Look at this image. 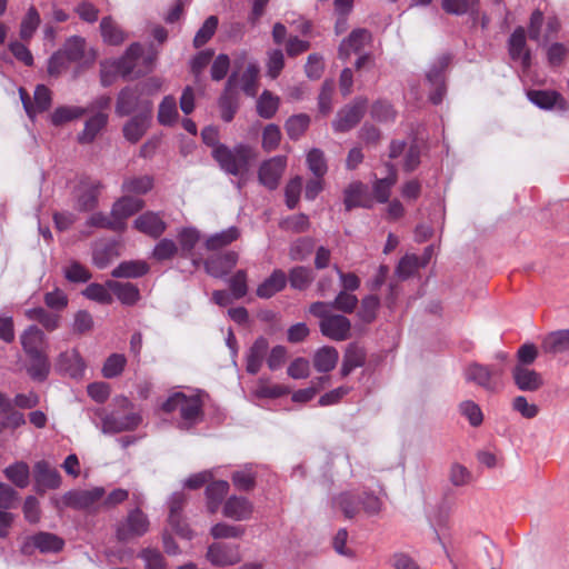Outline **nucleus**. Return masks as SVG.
Listing matches in <instances>:
<instances>
[{"label":"nucleus","mask_w":569,"mask_h":569,"mask_svg":"<svg viewBox=\"0 0 569 569\" xmlns=\"http://www.w3.org/2000/svg\"><path fill=\"white\" fill-rule=\"evenodd\" d=\"M144 207V201L128 193L120 197L112 206L111 216L117 219L122 230L126 228V221Z\"/></svg>","instance_id":"nucleus-18"},{"label":"nucleus","mask_w":569,"mask_h":569,"mask_svg":"<svg viewBox=\"0 0 569 569\" xmlns=\"http://www.w3.org/2000/svg\"><path fill=\"white\" fill-rule=\"evenodd\" d=\"M367 100L356 99L351 104L345 107L338 112L337 119L332 126L337 132H347L356 127L365 114Z\"/></svg>","instance_id":"nucleus-12"},{"label":"nucleus","mask_w":569,"mask_h":569,"mask_svg":"<svg viewBox=\"0 0 569 569\" xmlns=\"http://www.w3.org/2000/svg\"><path fill=\"white\" fill-rule=\"evenodd\" d=\"M370 40V33L366 29L353 30L348 39L343 40L339 47V57L347 59L351 53H358Z\"/></svg>","instance_id":"nucleus-29"},{"label":"nucleus","mask_w":569,"mask_h":569,"mask_svg":"<svg viewBox=\"0 0 569 569\" xmlns=\"http://www.w3.org/2000/svg\"><path fill=\"white\" fill-rule=\"evenodd\" d=\"M102 184L100 181L86 179L80 182L77 206L81 211H91L98 204V197Z\"/></svg>","instance_id":"nucleus-22"},{"label":"nucleus","mask_w":569,"mask_h":569,"mask_svg":"<svg viewBox=\"0 0 569 569\" xmlns=\"http://www.w3.org/2000/svg\"><path fill=\"white\" fill-rule=\"evenodd\" d=\"M134 229L139 232L152 238L159 239L167 230V222L162 213L154 211H146L138 216L133 222Z\"/></svg>","instance_id":"nucleus-17"},{"label":"nucleus","mask_w":569,"mask_h":569,"mask_svg":"<svg viewBox=\"0 0 569 569\" xmlns=\"http://www.w3.org/2000/svg\"><path fill=\"white\" fill-rule=\"evenodd\" d=\"M41 22L40 14L34 7H30L20 24V38L29 41Z\"/></svg>","instance_id":"nucleus-49"},{"label":"nucleus","mask_w":569,"mask_h":569,"mask_svg":"<svg viewBox=\"0 0 569 569\" xmlns=\"http://www.w3.org/2000/svg\"><path fill=\"white\" fill-rule=\"evenodd\" d=\"M450 57L441 56L427 73V80L431 84L429 99L433 104L442 102L446 94L445 70L449 66Z\"/></svg>","instance_id":"nucleus-13"},{"label":"nucleus","mask_w":569,"mask_h":569,"mask_svg":"<svg viewBox=\"0 0 569 569\" xmlns=\"http://www.w3.org/2000/svg\"><path fill=\"white\" fill-rule=\"evenodd\" d=\"M546 353H560L569 350V329L547 335L541 343Z\"/></svg>","instance_id":"nucleus-38"},{"label":"nucleus","mask_w":569,"mask_h":569,"mask_svg":"<svg viewBox=\"0 0 569 569\" xmlns=\"http://www.w3.org/2000/svg\"><path fill=\"white\" fill-rule=\"evenodd\" d=\"M107 286L123 305L132 306L140 298L138 287L131 282L109 280L107 281Z\"/></svg>","instance_id":"nucleus-35"},{"label":"nucleus","mask_w":569,"mask_h":569,"mask_svg":"<svg viewBox=\"0 0 569 569\" xmlns=\"http://www.w3.org/2000/svg\"><path fill=\"white\" fill-rule=\"evenodd\" d=\"M335 505L338 506L346 518L351 519L362 510L368 516L378 515L381 511V500L369 492H343L336 498Z\"/></svg>","instance_id":"nucleus-4"},{"label":"nucleus","mask_w":569,"mask_h":569,"mask_svg":"<svg viewBox=\"0 0 569 569\" xmlns=\"http://www.w3.org/2000/svg\"><path fill=\"white\" fill-rule=\"evenodd\" d=\"M177 101L173 96H166L159 104L158 122L161 126L172 127L178 120Z\"/></svg>","instance_id":"nucleus-43"},{"label":"nucleus","mask_w":569,"mask_h":569,"mask_svg":"<svg viewBox=\"0 0 569 569\" xmlns=\"http://www.w3.org/2000/svg\"><path fill=\"white\" fill-rule=\"evenodd\" d=\"M237 87V72H232L227 81V87L219 100V107L221 109V118L226 122H230L237 111V103L232 96L233 89Z\"/></svg>","instance_id":"nucleus-31"},{"label":"nucleus","mask_w":569,"mask_h":569,"mask_svg":"<svg viewBox=\"0 0 569 569\" xmlns=\"http://www.w3.org/2000/svg\"><path fill=\"white\" fill-rule=\"evenodd\" d=\"M420 258L416 254H406L399 261L396 272L401 279H407L420 269Z\"/></svg>","instance_id":"nucleus-63"},{"label":"nucleus","mask_w":569,"mask_h":569,"mask_svg":"<svg viewBox=\"0 0 569 569\" xmlns=\"http://www.w3.org/2000/svg\"><path fill=\"white\" fill-rule=\"evenodd\" d=\"M379 305L380 300L376 295H369L365 297L361 301V307L358 312L360 319L367 323L372 322L376 319Z\"/></svg>","instance_id":"nucleus-61"},{"label":"nucleus","mask_w":569,"mask_h":569,"mask_svg":"<svg viewBox=\"0 0 569 569\" xmlns=\"http://www.w3.org/2000/svg\"><path fill=\"white\" fill-rule=\"evenodd\" d=\"M232 482L238 490L250 491L256 486V473L250 469L234 471Z\"/></svg>","instance_id":"nucleus-64"},{"label":"nucleus","mask_w":569,"mask_h":569,"mask_svg":"<svg viewBox=\"0 0 569 569\" xmlns=\"http://www.w3.org/2000/svg\"><path fill=\"white\" fill-rule=\"evenodd\" d=\"M511 376L515 386L523 392H536L545 383L542 375L527 366H513Z\"/></svg>","instance_id":"nucleus-16"},{"label":"nucleus","mask_w":569,"mask_h":569,"mask_svg":"<svg viewBox=\"0 0 569 569\" xmlns=\"http://www.w3.org/2000/svg\"><path fill=\"white\" fill-rule=\"evenodd\" d=\"M218 27V18L210 16L206 19L202 27L198 30L194 36L193 44L196 48L204 46L214 34Z\"/></svg>","instance_id":"nucleus-56"},{"label":"nucleus","mask_w":569,"mask_h":569,"mask_svg":"<svg viewBox=\"0 0 569 569\" xmlns=\"http://www.w3.org/2000/svg\"><path fill=\"white\" fill-rule=\"evenodd\" d=\"M502 370L496 366H483L477 362L470 363L465 369V378L468 382L495 392L500 387Z\"/></svg>","instance_id":"nucleus-7"},{"label":"nucleus","mask_w":569,"mask_h":569,"mask_svg":"<svg viewBox=\"0 0 569 569\" xmlns=\"http://www.w3.org/2000/svg\"><path fill=\"white\" fill-rule=\"evenodd\" d=\"M258 76L259 66L256 62H250L243 71L240 81H237V86L240 84L246 94L253 97L258 91Z\"/></svg>","instance_id":"nucleus-48"},{"label":"nucleus","mask_w":569,"mask_h":569,"mask_svg":"<svg viewBox=\"0 0 569 569\" xmlns=\"http://www.w3.org/2000/svg\"><path fill=\"white\" fill-rule=\"evenodd\" d=\"M20 340L27 356L46 352V336L37 326L28 327L21 335Z\"/></svg>","instance_id":"nucleus-26"},{"label":"nucleus","mask_w":569,"mask_h":569,"mask_svg":"<svg viewBox=\"0 0 569 569\" xmlns=\"http://www.w3.org/2000/svg\"><path fill=\"white\" fill-rule=\"evenodd\" d=\"M118 403L123 412L113 411L104 415L101 419V429L104 433L131 431L138 428L142 421L141 415L133 411V403L128 398H120Z\"/></svg>","instance_id":"nucleus-5"},{"label":"nucleus","mask_w":569,"mask_h":569,"mask_svg":"<svg viewBox=\"0 0 569 569\" xmlns=\"http://www.w3.org/2000/svg\"><path fill=\"white\" fill-rule=\"evenodd\" d=\"M153 188V178L149 174L128 177L122 182V192L134 197L143 196Z\"/></svg>","instance_id":"nucleus-37"},{"label":"nucleus","mask_w":569,"mask_h":569,"mask_svg":"<svg viewBox=\"0 0 569 569\" xmlns=\"http://www.w3.org/2000/svg\"><path fill=\"white\" fill-rule=\"evenodd\" d=\"M24 315L29 320L38 321L48 331H53L60 326V316L42 307L28 309Z\"/></svg>","instance_id":"nucleus-40"},{"label":"nucleus","mask_w":569,"mask_h":569,"mask_svg":"<svg viewBox=\"0 0 569 569\" xmlns=\"http://www.w3.org/2000/svg\"><path fill=\"white\" fill-rule=\"evenodd\" d=\"M142 46L140 43H132L124 56L114 60L112 62L104 61L101 63V82L104 87L110 86L112 82L111 77L109 76V69L112 70L114 74H121L122 77H127L131 73H136L137 76L141 73V70L136 71L140 59H142Z\"/></svg>","instance_id":"nucleus-6"},{"label":"nucleus","mask_w":569,"mask_h":569,"mask_svg":"<svg viewBox=\"0 0 569 569\" xmlns=\"http://www.w3.org/2000/svg\"><path fill=\"white\" fill-rule=\"evenodd\" d=\"M88 112V109L82 107H59L51 114V122L54 126H61L66 122L81 118Z\"/></svg>","instance_id":"nucleus-52"},{"label":"nucleus","mask_w":569,"mask_h":569,"mask_svg":"<svg viewBox=\"0 0 569 569\" xmlns=\"http://www.w3.org/2000/svg\"><path fill=\"white\" fill-rule=\"evenodd\" d=\"M207 560L216 567H228L241 561L240 547L236 543L213 542L208 547Z\"/></svg>","instance_id":"nucleus-11"},{"label":"nucleus","mask_w":569,"mask_h":569,"mask_svg":"<svg viewBox=\"0 0 569 569\" xmlns=\"http://www.w3.org/2000/svg\"><path fill=\"white\" fill-rule=\"evenodd\" d=\"M178 254L180 256L178 244L169 238L160 239L152 250V258L157 261L171 260Z\"/></svg>","instance_id":"nucleus-51"},{"label":"nucleus","mask_w":569,"mask_h":569,"mask_svg":"<svg viewBox=\"0 0 569 569\" xmlns=\"http://www.w3.org/2000/svg\"><path fill=\"white\" fill-rule=\"evenodd\" d=\"M529 100L542 109H551L553 106H565V100L560 93L552 90H530Z\"/></svg>","instance_id":"nucleus-42"},{"label":"nucleus","mask_w":569,"mask_h":569,"mask_svg":"<svg viewBox=\"0 0 569 569\" xmlns=\"http://www.w3.org/2000/svg\"><path fill=\"white\" fill-rule=\"evenodd\" d=\"M211 156L222 171L239 178L238 188L241 189L257 161L258 152L249 144L238 143L232 148L219 146L211 151Z\"/></svg>","instance_id":"nucleus-1"},{"label":"nucleus","mask_w":569,"mask_h":569,"mask_svg":"<svg viewBox=\"0 0 569 569\" xmlns=\"http://www.w3.org/2000/svg\"><path fill=\"white\" fill-rule=\"evenodd\" d=\"M229 483L224 480L210 482L206 488L207 508L210 513H216L229 491Z\"/></svg>","instance_id":"nucleus-33"},{"label":"nucleus","mask_w":569,"mask_h":569,"mask_svg":"<svg viewBox=\"0 0 569 569\" xmlns=\"http://www.w3.org/2000/svg\"><path fill=\"white\" fill-rule=\"evenodd\" d=\"M6 477L19 488H26L29 483V467L24 462H17L4 469Z\"/></svg>","instance_id":"nucleus-53"},{"label":"nucleus","mask_w":569,"mask_h":569,"mask_svg":"<svg viewBox=\"0 0 569 569\" xmlns=\"http://www.w3.org/2000/svg\"><path fill=\"white\" fill-rule=\"evenodd\" d=\"M104 493L106 492L102 487L84 490H72L62 497V502L64 506L78 510H97L100 506H102Z\"/></svg>","instance_id":"nucleus-8"},{"label":"nucleus","mask_w":569,"mask_h":569,"mask_svg":"<svg viewBox=\"0 0 569 569\" xmlns=\"http://www.w3.org/2000/svg\"><path fill=\"white\" fill-rule=\"evenodd\" d=\"M108 122V116L102 112H98L86 121L83 131L79 134L80 143L92 142L97 134L106 127Z\"/></svg>","instance_id":"nucleus-41"},{"label":"nucleus","mask_w":569,"mask_h":569,"mask_svg":"<svg viewBox=\"0 0 569 569\" xmlns=\"http://www.w3.org/2000/svg\"><path fill=\"white\" fill-rule=\"evenodd\" d=\"M366 361V351L363 348L359 347L356 343H351L348 346L345 352L341 375L342 377H347L350 375L356 368L362 367Z\"/></svg>","instance_id":"nucleus-36"},{"label":"nucleus","mask_w":569,"mask_h":569,"mask_svg":"<svg viewBox=\"0 0 569 569\" xmlns=\"http://www.w3.org/2000/svg\"><path fill=\"white\" fill-rule=\"evenodd\" d=\"M239 236L240 231L238 230V228L230 227L229 229L223 230L208 238L206 241V247L208 250H218L237 240Z\"/></svg>","instance_id":"nucleus-50"},{"label":"nucleus","mask_w":569,"mask_h":569,"mask_svg":"<svg viewBox=\"0 0 569 569\" xmlns=\"http://www.w3.org/2000/svg\"><path fill=\"white\" fill-rule=\"evenodd\" d=\"M345 207L349 211L356 207L370 208L371 199L367 186L360 181L352 182L345 190Z\"/></svg>","instance_id":"nucleus-25"},{"label":"nucleus","mask_w":569,"mask_h":569,"mask_svg":"<svg viewBox=\"0 0 569 569\" xmlns=\"http://www.w3.org/2000/svg\"><path fill=\"white\" fill-rule=\"evenodd\" d=\"M310 312L320 318L319 326L323 336L335 341H345L350 337V320L341 315H332L331 305L315 302L310 306Z\"/></svg>","instance_id":"nucleus-3"},{"label":"nucleus","mask_w":569,"mask_h":569,"mask_svg":"<svg viewBox=\"0 0 569 569\" xmlns=\"http://www.w3.org/2000/svg\"><path fill=\"white\" fill-rule=\"evenodd\" d=\"M179 241V251L181 258H190L192 251L200 239V233L197 229L187 227L179 230L177 234Z\"/></svg>","instance_id":"nucleus-45"},{"label":"nucleus","mask_w":569,"mask_h":569,"mask_svg":"<svg viewBox=\"0 0 569 569\" xmlns=\"http://www.w3.org/2000/svg\"><path fill=\"white\" fill-rule=\"evenodd\" d=\"M33 546L41 552H58L63 548V540L49 532H39L32 537Z\"/></svg>","instance_id":"nucleus-47"},{"label":"nucleus","mask_w":569,"mask_h":569,"mask_svg":"<svg viewBox=\"0 0 569 569\" xmlns=\"http://www.w3.org/2000/svg\"><path fill=\"white\" fill-rule=\"evenodd\" d=\"M310 124V118L307 114L300 113L290 117L286 122V131L288 136L297 140L299 139Z\"/></svg>","instance_id":"nucleus-55"},{"label":"nucleus","mask_w":569,"mask_h":569,"mask_svg":"<svg viewBox=\"0 0 569 569\" xmlns=\"http://www.w3.org/2000/svg\"><path fill=\"white\" fill-rule=\"evenodd\" d=\"M109 288L106 284L102 286L100 283H90L84 290L83 296L90 300L97 301L102 305L112 303L113 299L111 293L109 292Z\"/></svg>","instance_id":"nucleus-59"},{"label":"nucleus","mask_w":569,"mask_h":569,"mask_svg":"<svg viewBox=\"0 0 569 569\" xmlns=\"http://www.w3.org/2000/svg\"><path fill=\"white\" fill-rule=\"evenodd\" d=\"M339 359V353L333 347H322L313 356V367L319 372L331 371Z\"/></svg>","instance_id":"nucleus-39"},{"label":"nucleus","mask_w":569,"mask_h":569,"mask_svg":"<svg viewBox=\"0 0 569 569\" xmlns=\"http://www.w3.org/2000/svg\"><path fill=\"white\" fill-rule=\"evenodd\" d=\"M307 163L309 170L315 177L322 178L327 172V162L325 154L320 149H312L307 156Z\"/></svg>","instance_id":"nucleus-60"},{"label":"nucleus","mask_w":569,"mask_h":569,"mask_svg":"<svg viewBox=\"0 0 569 569\" xmlns=\"http://www.w3.org/2000/svg\"><path fill=\"white\" fill-rule=\"evenodd\" d=\"M312 280V272L306 267H296L290 271L289 281L292 288L306 289Z\"/></svg>","instance_id":"nucleus-62"},{"label":"nucleus","mask_w":569,"mask_h":569,"mask_svg":"<svg viewBox=\"0 0 569 569\" xmlns=\"http://www.w3.org/2000/svg\"><path fill=\"white\" fill-rule=\"evenodd\" d=\"M269 349V343L266 338H258L251 348L249 349L247 356V371L251 375L258 373L261 369L263 360L267 356Z\"/></svg>","instance_id":"nucleus-32"},{"label":"nucleus","mask_w":569,"mask_h":569,"mask_svg":"<svg viewBox=\"0 0 569 569\" xmlns=\"http://www.w3.org/2000/svg\"><path fill=\"white\" fill-rule=\"evenodd\" d=\"M151 116L150 108L146 104L142 113H137L124 123L122 129L123 137L129 142L137 143L149 129Z\"/></svg>","instance_id":"nucleus-19"},{"label":"nucleus","mask_w":569,"mask_h":569,"mask_svg":"<svg viewBox=\"0 0 569 569\" xmlns=\"http://www.w3.org/2000/svg\"><path fill=\"white\" fill-rule=\"evenodd\" d=\"M20 98L23 108L29 116L33 119L37 113L48 110L51 106V91L44 84H38L34 90V103L31 102V98L26 89H19Z\"/></svg>","instance_id":"nucleus-14"},{"label":"nucleus","mask_w":569,"mask_h":569,"mask_svg":"<svg viewBox=\"0 0 569 569\" xmlns=\"http://www.w3.org/2000/svg\"><path fill=\"white\" fill-rule=\"evenodd\" d=\"M103 40L112 46H118L123 42L124 34L122 30L112 21L111 18H103L100 23Z\"/></svg>","instance_id":"nucleus-54"},{"label":"nucleus","mask_w":569,"mask_h":569,"mask_svg":"<svg viewBox=\"0 0 569 569\" xmlns=\"http://www.w3.org/2000/svg\"><path fill=\"white\" fill-rule=\"evenodd\" d=\"M57 368L71 378L79 379L83 376L86 362L80 353L76 349H72L59 355Z\"/></svg>","instance_id":"nucleus-23"},{"label":"nucleus","mask_w":569,"mask_h":569,"mask_svg":"<svg viewBox=\"0 0 569 569\" xmlns=\"http://www.w3.org/2000/svg\"><path fill=\"white\" fill-rule=\"evenodd\" d=\"M163 412L172 415L178 412L179 426L189 429L196 425L202 416V402L198 396H187L183 392L171 395L161 406Z\"/></svg>","instance_id":"nucleus-2"},{"label":"nucleus","mask_w":569,"mask_h":569,"mask_svg":"<svg viewBox=\"0 0 569 569\" xmlns=\"http://www.w3.org/2000/svg\"><path fill=\"white\" fill-rule=\"evenodd\" d=\"M30 363L27 368L29 376L37 381H44L50 372V362L47 352L28 356Z\"/></svg>","instance_id":"nucleus-44"},{"label":"nucleus","mask_w":569,"mask_h":569,"mask_svg":"<svg viewBox=\"0 0 569 569\" xmlns=\"http://www.w3.org/2000/svg\"><path fill=\"white\" fill-rule=\"evenodd\" d=\"M252 503L243 497L231 496L223 506V515L233 520L248 519L252 513Z\"/></svg>","instance_id":"nucleus-28"},{"label":"nucleus","mask_w":569,"mask_h":569,"mask_svg":"<svg viewBox=\"0 0 569 569\" xmlns=\"http://www.w3.org/2000/svg\"><path fill=\"white\" fill-rule=\"evenodd\" d=\"M149 271L147 262L141 260L124 261L121 262L112 271L114 278H139L144 276Z\"/></svg>","instance_id":"nucleus-46"},{"label":"nucleus","mask_w":569,"mask_h":569,"mask_svg":"<svg viewBox=\"0 0 569 569\" xmlns=\"http://www.w3.org/2000/svg\"><path fill=\"white\" fill-rule=\"evenodd\" d=\"M510 58L520 61L525 69L530 67L531 53L527 47L526 32L522 27H518L510 36L508 43Z\"/></svg>","instance_id":"nucleus-21"},{"label":"nucleus","mask_w":569,"mask_h":569,"mask_svg":"<svg viewBox=\"0 0 569 569\" xmlns=\"http://www.w3.org/2000/svg\"><path fill=\"white\" fill-rule=\"evenodd\" d=\"M127 359L123 355L112 353L109 356L102 367L104 378L111 379L118 377L124 369Z\"/></svg>","instance_id":"nucleus-57"},{"label":"nucleus","mask_w":569,"mask_h":569,"mask_svg":"<svg viewBox=\"0 0 569 569\" xmlns=\"http://www.w3.org/2000/svg\"><path fill=\"white\" fill-rule=\"evenodd\" d=\"M146 104L149 106L150 113H152V102L142 98L139 87H126L118 94L116 113L120 117L129 116L134 112L142 113Z\"/></svg>","instance_id":"nucleus-9"},{"label":"nucleus","mask_w":569,"mask_h":569,"mask_svg":"<svg viewBox=\"0 0 569 569\" xmlns=\"http://www.w3.org/2000/svg\"><path fill=\"white\" fill-rule=\"evenodd\" d=\"M149 529L147 516L139 509L131 510L127 518L119 523L117 528V538L119 541H128L136 537L143 536Z\"/></svg>","instance_id":"nucleus-10"},{"label":"nucleus","mask_w":569,"mask_h":569,"mask_svg":"<svg viewBox=\"0 0 569 569\" xmlns=\"http://www.w3.org/2000/svg\"><path fill=\"white\" fill-rule=\"evenodd\" d=\"M287 158L277 156L261 163L258 172V178L261 184L270 190L278 187L279 180L286 169Z\"/></svg>","instance_id":"nucleus-15"},{"label":"nucleus","mask_w":569,"mask_h":569,"mask_svg":"<svg viewBox=\"0 0 569 569\" xmlns=\"http://www.w3.org/2000/svg\"><path fill=\"white\" fill-rule=\"evenodd\" d=\"M34 479L39 487L46 489H57L61 485L58 470L43 460L34 465Z\"/></svg>","instance_id":"nucleus-27"},{"label":"nucleus","mask_w":569,"mask_h":569,"mask_svg":"<svg viewBox=\"0 0 569 569\" xmlns=\"http://www.w3.org/2000/svg\"><path fill=\"white\" fill-rule=\"evenodd\" d=\"M238 254L233 251L209 257L204 262L207 272L216 278L227 274L237 263Z\"/></svg>","instance_id":"nucleus-24"},{"label":"nucleus","mask_w":569,"mask_h":569,"mask_svg":"<svg viewBox=\"0 0 569 569\" xmlns=\"http://www.w3.org/2000/svg\"><path fill=\"white\" fill-rule=\"evenodd\" d=\"M186 496L181 492H176L171 496L169 501V523L172 529L181 537L191 539L192 532L181 520V511L186 505Z\"/></svg>","instance_id":"nucleus-20"},{"label":"nucleus","mask_w":569,"mask_h":569,"mask_svg":"<svg viewBox=\"0 0 569 569\" xmlns=\"http://www.w3.org/2000/svg\"><path fill=\"white\" fill-rule=\"evenodd\" d=\"M279 99L269 91H264L258 100L257 110L260 117L270 119L278 110Z\"/></svg>","instance_id":"nucleus-58"},{"label":"nucleus","mask_w":569,"mask_h":569,"mask_svg":"<svg viewBox=\"0 0 569 569\" xmlns=\"http://www.w3.org/2000/svg\"><path fill=\"white\" fill-rule=\"evenodd\" d=\"M287 280L286 273L276 269L270 277L258 286L256 293L259 298L269 299L286 287Z\"/></svg>","instance_id":"nucleus-30"},{"label":"nucleus","mask_w":569,"mask_h":569,"mask_svg":"<svg viewBox=\"0 0 569 569\" xmlns=\"http://www.w3.org/2000/svg\"><path fill=\"white\" fill-rule=\"evenodd\" d=\"M387 176L377 179L373 183V196L378 202L385 203L389 200L391 188L396 184L398 174L395 166L387 164Z\"/></svg>","instance_id":"nucleus-34"}]
</instances>
